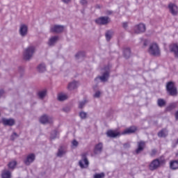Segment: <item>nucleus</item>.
<instances>
[{
	"label": "nucleus",
	"mask_w": 178,
	"mask_h": 178,
	"mask_svg": "<svg viewBox=\"0 0 178 178\" xmlns=\"http://www.w3.org/2000/svg\"><path fill=\"white\" fill-rule=\"evenodd\" d=\"M105 174L104 172H102L100 174H95L94 175V178H104Z\"/></svg>",
	"instance_id": "nucleus-36"
},
{
	"label": "nucleus",
	"mask_w": 178,
	"mask_h": 178,
	"mask_svg": "<svg viewBox=\"0 0 178 178\" xmlns=\"http://www.w3.org/2000/svg\"><path fill=\"white\" fill-rule=\"evenodd\" d=\"M40 122L42 124H48L49 123H52L54 122V118L51 116H48L47 115H43L40 118Z\"/></svg>",
	"instance_id": "nucleus-7"
},
{
	"label": "nucleus",
	"mask_w": 178,
	"mask_h": 178,
	"mask_svg": "<svg viewBox=\"0 0 178 178\" xmlns=\"http://www.w3.org/2000/svg\"><path fill=\"white\" fill-rule=\"evenodd\" d=\"M88 102L87 100H83L82 102H80L79 104V109H83L84 108V106L88 103Z\"/></svg>",
	"instance_id": "nucleus-31"
},
{
	"label": "nucleus",
	"mask_w": 178,
	"mask_h": 178,
	"mask_svg": "<svg viewBox=\"0 0 178 178\" xmlns=\"http://www.w3.org/2000/svg\"><path fill=\"white\" fill-rule=\"evenodd\" d=\"M80 3L83 6H86L87 3H88V1H87V0H80Z\"/></svg>",
	"instance_id": "nucleus-39"
},
{
	"label": "nucleus",
	"mask_w": 178,
	"mask_h": 178,
	"mask_svg": "<svg viewBox=\"0 0 178 178\" xmlns=\"http://www.w3.org/2000/svg\"><path fill=\"white\" fill-rule=\"evenodd\" d=\"M63 30H65V26L62 25H54L51 28L52 33H62Z\"/></svg>",
	"instance_id": "nucleus-13"
},
{
	"label": "nucleus",
	"mask_w": 178,
	"mask_h": 178,
	"mask_svg": "<svg viewBox=\"0 0 178 178\" xmlns=\"http://www.w3.org/2000/svg\"><path fill=\"white\" fill-rule=\"evenodd\" d=\"M79 117L81 118V119H86L87 118V113H86L84 111H81L79 113Z\"/></svg>",
	"instance_id": "nucleus-34"
},
{
	"label": "nucleus",
	"mask_w": 178,
	"mask_h": 178,
	"mask_svg": "<svg viewBox=\"0 0 178 178\" xmlns=\"http://www.w3.org/2000/svg\"><path fill=\"white\" fill-rule=\"evenodd\" d=\"M157 105L162 108V106H165V105H166V102L163 99H159L157 100Z\"/></svg>",
	"instance_id": "nucleus-28"
},
{
	"label": "nucleus",
	"mask_w": 178,
	"mask_h": 178,
	"mask_svg": "<svg viewBox=\"0 0 178 178\" xmlns=\"http://www.w3.org/2000/svg\"><path fill=\"white\" fill-rule=\"evenodd\" d=\"M148 44V42H147V40H145L144 42V46L147 47V44Z\"/></svg>",
	"instance_id": "nucleus-48"
},
{
	"label": "nucleus",
	"mask_w": 178,
	"mask_h": 178,
	"mask_svg": "<svg viewBox=\"0 0 178 178\" xmlns=\"http://www.w3.org/2000/svg\"><path fill=\"white\" fill-rule=\"evenodd\" d=\"M79 165L81 169L88 168L90 163L88 162V159H87V154L86 153L81 154V159L79 161Z\"/></svg>",
	"instance_id": "nucleus-6"
},
{
	"label": "nucleus",
	"mask_w": 178,
	"mask_h": 178,
	"mask_svg": "<svg viewBox=\"0 0 178 178\" xmlns=\"http://www.w3.org/2000/svg\"><path fill=\"white\" fill-rule=\"evenodd\" d=\"M64 112H69L70 111V108L69 107H65L63 108Z\"/></svg>",
	"instance_id": "nucleus-43"
},
{
	"label": "nucleus",
	"mask_w": 178,
	"mask_h": 178,
	"mask_svg": "<svg viewBox=\"0 0 178 178\" xmlns=\"http://www.w3.org/2000/svg\"><path fill=\"white\" fill-rule=\"evenodd\" d=\"M159 137H166L168 136V131L163 129L158 134Z\"/></svg>",
	"instance_id": "nucleus-29"
},
{
	"label": "nucleus",
	"mask_w": 178,
	"mask_h": 178,
	"mask_svg": "<svg viewBox=\"0 0 178 178\" xmlns=\"http://www.w3.org/2000/svg\"><path fill=\"white\" fill-rule=\"evenodd\" d=\"M58 101H66L67 99V96L63 93H60L58 95Z\"/></svg>",
	"instance_id": "nucleus-27"
},
{
	"label": "nucleus",
	"mask_w": 178,
	"mask_h": 178,
	"mask_svg": "<svg viewBox=\"0 0 178 178\" xmlns=\"http://www.w3.org/2000/svg\"><path fill=\"white\" fill-rule=\"evenodd\" d=\"M168 9H169L170 13H172L174 16H176V15H177L178 7H177V6H176V4H175L173 3H170L168 5Z\"/></svg>",
	"instance_id": "nucleus-10"
},
{
	"label": "nucleus",
	"mask_w": 178,
	"mask_h": 178,
	"mask_svg": "<svg viewBox=\"0 0 178 178\" xmlns=\"http://www.w3.org/2000/svg\"><path fill=\"white\" fill-rule=\"evenodd\" d=\"M123 54H124V58H126L127 59L128 58H130V55H131L130 48L127 47L124 49Z\"/></svg>",
	"instance_id": "nucleus-25"
},
{
	"label": "nucleus",
	"mask_w": 178,
	"mask_h": 178,
	"mask_svg": "<svg viewBox=\"0 0 178 178\" xmlns=\"http://www.w3.org/2000/svg\"><path fill=\"white\" fill-rule=\"evenodd\" d=\"M66 154V149L65 147H61L58 149V152L57 153V156H59L60 158Z\"/></svg>",
	"instance_id": "nucleus-21"
},
{
	"label": "nucleus",
	"mask_w": 178,
	"mask_h": 178,
	"mask_svg": "<svg viewBox=\"0 0 178 178\" xmlns=\"http://www.w3.org/2000/svg\"><path fill=\"white\" fill-rule=\"evenodd\" d=\"M149 53L154 56H159L161 55V50L159 46L156 43H152L149 47Z\"/></svg>",
	"instance_id": "nucleus-3"
},
{
	"label": "nucleus",
	"mask_w": 178,
	"mask_h": 178,
	"mask_svg": "<svg viewBox=\"0 0 178 178\" xmlns=\"http://www.w3.org/2000/svg\"><path fill=\"white\" fill-rule=\"evenodd\" d=\"M1 177L2 178H10L11 177L10 171L4 170L2 172Z\"/></svg>",
	"instance_id": "nucleus-24"
},
{
	"label": "nucleus",
	"mask_w": 178,
	"mask_h": 178,
	"mask_svg": "<svg viewBox=\"0 0 178 178\" xmlns=\"http://www.w3.org/2000/svg\"><path fill=\"white\" fill-rule=\"evenodd\" d=\"M163 163H165V160L154 159L150 163L149 169L150 170H156Z\"/></svg>",
	"instance_id": "nucleus-5"
},
{
	"label": "nucleus",
	"mask_w": 178,
	"mask_h": 178,
	"mask_svg": "<svg viewBox=\"0 0 178 178\" xmlns=\"http://www.w3.org/2000/svg\"><path fill=\"white\" fill-rule=\"evenodd\" d=\"M145 147V142L140 141L138 143V149L136 150V154H140Z\"/></svg>",
	"instance_id": "nucleus-19"
},
{
	"label": "nucleus",
	"mask_w": 178,
	"mask_h": 178,
	"mask_svg": "<svg viewBox=\"0 0 178 178\" xmlns=\"http://www.w3.org/2000/svg\"><path fill=\"white\" fill-rule=\"evenodd\" d=\"M108 77H109V71L106 70L103 73L102 76L96 78V80H98L99 79L101 81L105 82L108 81Z\"/></svg>",
	"instance_id": "nucleus-15"
},
{
	"label": "nucleus",
	"mask_w": 178,
	"mask_h": 178,
	"mask_svg": "<svg viewBox=\"0 0 178 178\" xmlns=\"http://www.w3.org/2000/svg\"><path fill=\"white\" fill-rule=\"evenodd\" d=\"M112 38V31H107L106 33V40L109 41Z\"/></svg>",
	"instance_id": "nucleus-32"
},
{
	"label": "nucleus",
	"mask_w": 178,
	"mask_h": 178,
	"mask_svg": "<svg viewBox=\"0 0 178 178\" xmlns=\"http://www.w3.org/2000/svg\"><path fill=\"white\" fill-rule=\"evenodd\" d=\"M29 31V27L26 24H21L19 26V34L21 37H26Z\"/></svg>",
	"instance_id": "nucleus-9"
},
{
	"label": "nucleus",
	"mask_w": 178,
	"mask_h": 178,
	"mask_svg": "<svg viewBox=\"0 0 178 178\" xmlns=\"http://www.w3.org/2000/svg\"><path fill=\"white\" fill-rule=\"evenodd\" d=\"M175 119L178 120V111L175 113Z\"/></svg>",
	"instance_id": "nucleus-46"
},
{
	"label": "nucleus",
	"mask_w": 178,
	"mask_h": 178,
	"mask_svg": "<svg viewBox=\"0 0 178 178\" xmlns=\"http://www.w3.org/2000/svg\"><path fill=\"white\" fill-rule=\"evenodd\" d=\"M17 137H19V136L17 135V134H16L15 132H14L13 134V135L11 136V140H15V138H17Z\"/></svg>",
	"instance_id": "nucleus-40"
},
{
	"label": "nucleus",
	"mask_w": 178,
	"mask_h": 178,
	"mask_svg": "<svg viewBox=\"0 0 178 178\" xmlns=\"http://www.w3.org/2000/svg\"><path fill=\"white\" fill-rule=\"evenodd\" d=\"M137 131V127H130L129 128L125 129L122 133L118 131H108L106 134L108 137H111L112 138H115V137H118L119 136H123L124 134H132V133H136Z\"/></svg>",
	"instance_id": "nucleus-1"
},
{
	"label": "nucleus",
	"mask_w": 178,
	"mask_h": 178,
	"mask_svg": "<svg viewBox=\"0 0 178 178\" xmlns=\"http://www.w3.org/2000/svg\"><path fill=\"white\" fill-rule=\"evenodd\" d=\"M63 3H70L72 2V0H61Z\"/></svg>",
	"instance_id": "nucleus-42"
},
{
	"label": "nucleus",
	"mask_w": 178,
	"mask_h": 178,
	"mask_svg": "<svg viewBox=\"0 0 178 178\" xmlns=\"http://www.w3.org/2000/svg\"><path fill=\"white\" fill-rule=\"evenodd\" d=\"M3 90H0V97H1L3 95Z\"/></svg>",
	"instance_id": "nucleus-47"
},
{
	"label": "nucleus",
	"mask_w": 178,
	"mask_h": 178,
	"mask_svg": "<svg viewBox=\"0 0 178 178\" xmlns=\"http://www.w3.org/2000/svg\"><path fill=\"white\" fill-rule=\"evenodd\" d=\"M38 70L40 73H42L47 70V67L45 66V64L41 63L38 66Z\"/></svg>",
	"instance_id": "nucleus-26"
},
{
	"label": "nucleus",
	"mask_w": 178,
	"mask_h": 178,
	"mask_svg": "<svg viewBox=\"0 0 178 178\" xmlns=\"http://www.w3.org/2000/svg\"><path fill=\"white\" fill-rule=\"evenodd\" d=\"M79 87V83L76 81H73L68 84L67 88L70 91L75 90V88Z\"/></svg>",
	"instance_id": "nucleus-17"
},
{
	"label": "nucleus",
	"mask_w": 178,
	"mask_h": 178,
	"mask_svg": "<svg viewBox=\"0 0 178 178\" xmlns=\"http://www.w3.org/2000/svg\"><path fill=\"white\" fill-rule=\"evenodd\" d=\"M103 147L104 146H103L102 143H101L97 144L95 147L94 153L96 154H101V152H102Z\"/></svg>",
	"instance_id": "nucleus-18"
},
{
	"label": "nucleus",
	"mask_w": 178,
	"mask_h": 178,
	"mask_svg": "<svg viewBox=\"0 0 178 178\" xmlns=\"http://www.w3.org/2000/svg\"><path fill=\"white\" fill-rule=\"evenodd\" d=\"M47 95V90H40L38 92V98H40V99H44V98H45V96Z\"/></svg>",
	"instance_id": "nucleus-23"
},
{
	"label": "nucleus",
	"mask_w": 178,
	"mask_h": 178,
	"mask_svg": "<svg viewBox=\"0 0 178 178\" xmlns=\"http://www.w3.org/2000/svg\"><path fill=\"white\" fill-rule=\"evenodd\" d=\"M94 98H99L101 97V92L97 91L93 95Z\"/></svg>",
	"instance_id": "nucleus-38"
},
{
	"label": "nucleus",
	"mask_w": 178,
	"mask_h": 178,
	"mask_svg": "<svg viewBox=\"0 0 178 178\" xmlns=\"http://www.w3.org/2000/svg\"><path fill=\"white\" fill-rule=\"evenodd\" d=\"M58 136V132L56 131H54L51 132L50 138L51 140H54V138H56V136Z\"/></svg>",
	"instance_id": "nucleus-35"
},
{
	"label": "nucleus",
	"mask_w": 178,
	"mask_h": 178,
	"mask_svg": "<svg viewBox=\"0 0 178 178\" xmlns=\"http://www.w3.org/2000/svg\"><path fill=\"white\" fill-rule=\"evenodd\" d=\"M84 55H85L84 51H79L75 55V56L76 58H79L84 56Z\"/></svg>",
	"instance_id": "nucleus-37"
},
{
	"label": "nucleus",
	"mask_w": 178,
	"mask_h": 178,
	"mask_svg": "<svg viewBox=\"0 0 178 178\" xmlns=\"http://www.w3.org/2000/svg\"><path fill=\"white\" fill-rule=\"evenodd\" d=\"M2 122L4 126H13V124H15V120L12 118H3Z\"/></svg>",
	"instance_id": "nucleus-16"
},
{
	"label": "nucleus",
	"mask_w": 178,
	"mask_h": 178,
	"mask_svg": "<svg viewBox=\"0 0 178 178\" xmlns=\"http://www.w3.org/2000/svg\"><path fill=\"white\" fill-rule=\"evenodd\" d=\"M122 26H123L124 29H126V27H127V22H124L122 24Z\"/></svg>",
	"instance_id": "nucleus-44"
},
{
	"label": "nucleus",
	"mask_w": 178,
	"mask_h": 178,
	"mask_svg": "<svg viewBox=\"0 0 178 178\" xmlns=\"http://www.w3.org/2000/svg\"><path fill=\"white\" fill-rule=\"evenodd\" d=\"M58 36L51 37L49 40L48 44L50 47H52V45H54L55 44H56V42L58 41Z\"/></svg>",
	"instance_id": "nucleus-20"
},
{
	"label": "nucleus",
	"mask_w": 178,
	"mask_h": 178,
	"mask_svg": "<svg viewBox=\"0 0 178 178\" xmlns=\"http://www.w3.org/2000/svg\"><path fill=\"white\" fill-rule=\"evenodd\" d=\"M35 52V47L34 46H29L24 51V58L25 60H30L31 58H33Z\"/></svg>",
	"instance_id": "nucleus-2"
},
{
	"label": "nucleus",
	"mask_w": 178,
	"mask_h": 178,
	"mask_svg": "<svg viewBox=\"0 0 178 178\" xmlns=\"http://www.w3.org/2000/svg\"><path fill=\"white\" fill-rule=\"evenodd\" d=\"M166 89L170 95H172V97L177 95V89L176 88V86H175V83L172 81L168 82L166 85Z\"/></svg>",
	"instance_id": "nucleus-4"
},
{
	"label": "nucleus",
	"mask_w": 178,
	"mask_h": 178,
	"mask_svg": "<svg viewBox=\"0 0 178 178\" xmlns=\"http://www.w3.org/2000/svg\"><path fill=\"white\" fill-rule=\"evenodd\" d=\"M170 52H173L175 58H178V44H170Z\"/></svg>",
	"instance_id": "nucleus-14"
},
{
	"label": "nucleus",
	"mask_w": 178,
	"mask_h": 178,
	"mask_svg": "<svg viewBox=\"0 0 178 178\" xmlns=\"http://www.w3.org/2000/svg\"><path fill=\"white\" fill-rule=\"evenodd\" d=\"M155 154H156V150L152 149V155H155Z\"/></svg>",
	"instance_id": "nucleus-45"
},
{
	"label": "nucleus",
	"mask_w": 178,
	"mask_h": 178,
	"mask_svg": "<svg viewBox=\"0 0 178 178\" xmlns=\"http://www.w3.org/2000/svg\"><path fill=\"white\" fill-rule=\"evenodd\" d=\"M16 165H17V163L15 161H10L8 166L9 169H14L15 168H16Z\"/></svg>",
	"instance_id": "nucleus-30"
},
{
	"label": "nucleus",
	"mask_w": 178,
	"mask_h": 178,
	"mask_svg": "<svg viewBox=\"0 0 178 178\" xmlns=\"http://www.w3.org/2000/svg\"><path fill=\"white\" fill-rule=\"evenodd\" d=\"M134 31L137 34H140V33H144L145 31V24H139L134 27Z\"/></svg>",
	"instance_id": "nucleus-11"
},
{
	"label": "nucleus",
	"mask_w": 178,
	"mask_h": 178,
	"mask_svg": "<svg viewBox=\"0 0 178 178\" xmlns=\"http://www.w3.org/2000/svg\"><path fill=\"white\" fill-rule=\"evenodd\" d=\"M71 144H72V148H77V147L79 146V142L76 140H73Z\"/></svg>",
	"instance_id": "nucleus-33"
},
{
	"label": "nucleus",
	"mask_w": 178,
	"mask_h": 178,
	"mask_svg": "<svg viewBox=\"0 0 178 178\" xmlns=\"http://www.w3.org/2000/svg\"><path fill=\"white\" fill-rule=\"evenodd\" d=\"M176 105H177L176 103H173L168 106V108L169 109H175V108L176 107Z\"/></svg>",
	"instance_id": "nucleus-41"
},
{
	"label": "nucleus",
	"mask_w": 178,
	"mask_h": 178,
	"mask_svg": "<svg viewBox=\"0 0 178 178\" xmlns=\"http://www.w3.org/2000/svg\"><path fill=\"white\" fill-rule=\"evenodd\" d=\"M170 168L172 169V170H176V169H178V161H170Z\"/></svg>",
	"instance_id": "nucleus-22"
},
{
	"label": "nucleus",
	"mask_w": 178,
	"mask_h": 178,
	"mask_svg": "<svg viewBox=\"0 0 178 178\" xmlns=\"http://www.w3.org/2000/svg\"><path fill=\"white\" fill-rule=\"evenodd\" d=\"M35 159V155L34 154H30L26 156V159L24 160L25 165H29L33 163Z\"/></svg>",
	"instance_id": "nucleus-12"
},
{
	"label": "nucleus",
	"mask_w": 178,
	"mask_h": 178,
	"mask_svg": "<svg viewBox=\"0 0 178 178\" xmlns=\"http://www.w3.org/2000/svg\"><path fill=\"white\" fill-rule=\"evenodd\" d=\"M109 22H111V20L108 17H101L95 19V22L97 23V24H101V25L108 24Z\"/></svg>",
	"instance_id": "nucleus-8"
},
{
	"label": "nucleus",
	"mask_w": 178,
	"mask_h": 178,
	"mask_svg": "<svg viewBox=\"0 0 178 178\" xmlns=\"http://www.w3.org/2000/svg\"><path fill=\"white\" fill-rule=\"evenodd\" d=\"M127 145L125 144V145H124V147L126 148V147H127Z\"/></svg>",
	"instance_id": "nucleus-49"
}]
</instances>
